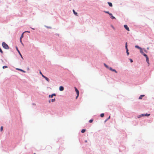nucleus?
<instances>
[{"label": "nucleus", "mask_w": 154, "mask_h": 154, "mask_svg": "<svg viewBox=\"0 0 154 154\" xmlns=\"http://www.w3.org/2000/svg\"><path fill=\"white\" fill-rule=\"evenodd\" d=\"M56 94L55 93H53L51 94H50L49 95L48 97L49 98H52L54 96H56Z\"/></svg>", "instance_id": "obj_6"}, {"label": "nucleus", "mask_w": 154, "mask_h": 154, "mask_svg": "<svg viewBox=\"0 0 154 154\" xmlns=\"http://www.w3.org/2000/svg\"><path fill=\"white\" fill-rule=\"evenodd\" d=\"M144 96V95H140L139 97V99H142L143 97Z\"/></svg>", "instance_id": "obj_14"}, {"label": "nucleus", "mask_w": 154, "mask_h": 154, "mask_svg": "<svg viewBox=\"0 0 154 154\" xmlns=\"http://www.w3.org/2000/svg\"><path fill=\"white\" fill-rule=\"evenodd\" d=\"M104 116V113H102L100 115V116L102 118Z\"/></svg>", "instance_id": "obj_18"}, {"label": "nucleus", "mask_w": 154, "mask_h": 154, "mask_svg": "<svg viewBox=\"0 0 154 154\" xmlns=\"http://www.w3.org/2000/svg\"><path fill=\"white\" fill-rule=\"evenodd\" d=\"M20 42H21V44H22V45H23V43H22V40H21V39H20Z\"/></svg>", "instance_id": "obj_37"}, {"label": "nucleus", "mask_w": 154, "mask_h": 154, "mask_svg": "<svg viewBox=\"0 0 154 154\" xmlns=\"http://www.w3.org/2000/svg\"><path fill=\"white\" fill-rule=\"evenodd\" d=\"M69 1H71V0H69Z\"/></svg>", "instance_id": "obj_53"}, {"label": "nucleus", "mask_w": 154, "mask_h": 154, "mask_svg": "<svg viewBox=\"0 0 154 154\" xmlns=\"http://www.w3.org/2000/svg\"><path fill=\"white\" fill-rule=\"evenodd\" d=\"M85 143H87V140H85Z\"/></svg>", "instance_id": "obj_47"}, {"label": "nucleus", "mask_w": 154, "mask_h": 154, "mask_svg": "<svg viewBox=\"0 0 154 154\" xmlns=\"http://www.w3.org/2000/svg\"><path fill=\"white\" fill-rule=\"evenodd\" d=\"M23 33L22 34L21 36L20 37V39H21L23 37Z\"/></svg>", "instance_id": "obj_23"}, {"label": "nucleus", "mask_w": 154, "mask_h": 154, "mask_svg": "<svg viewBox=\"0 0 154 154\" xmlns=\"http://www.w3.org/2000/svg\"><path fill=\"white\" fill-rule=\"evenodd\" d=\"M8 66H4L2 67V68L3 69H5V68H8Z\"/></svg>", "instance_id": "obj_28"}, {"label": "nucleus", "mask_w": 154, "mask_h": 154, "mask_svg": "<svg viewBox=\"0 0 154 154\" xmlns=\"http://www.w3.org/2000/svg\"><path fill=\"white\" fill-rule=\"evenodd\" d=\"M147 63H148V66H149V62H147Z\"/></svg>", "instance_id": "obj_45"}, {"label": "nucleus", "mask_w": 154, "mask_h": 154, "mask_svg": "<svg viewBox=\"0 0 154 154\" xmlns=\"http://www.w3.org/2000/svg\"><path fill=\"white\" fill-rule=\"evenodd\" d=\"M111 27L114 30H115L116 29L114 27V26L112 25H110Z\"/></svg>", "instance_id": "obj_26"}, {"label": "nucleus", "mask_w": 154, "mask_h": 154, "mask_svg": "<svg viewBox=\"0 0 154 154\" xmlns=\"http://www.w3.org/2000/svg\"><path fill=\"white\" fill-rule=\"evenodd\" d=\"M64 89V88L63 86H60L59 88V90L60 91H62Z\"/></svg>", "instance_id": "obj_8"}, {"label": "nucleus", "mask_w": 154, "mask_h": 154, "mask_svg": "<svg viewBox=\"0 0 154 154\" xmlns=\"http://www.w3.org/2000/svg\"><path fill=\"white\" fill-rule=\"evenodd\" d=\"M28 32V33H30V32L29 31H25L24 32Z\"/></svg>", "instance_id": "obj_42"}, {"label": "nucleus", "mask_w": 154, "mask_h": 154, "mask_svg": "<svg viewBox=\"0 0 154 154\" xmlns=\"http://www.w3.org/2000/svg\"><path fill=\"white\" fill-rule=\"evenodd\" d=\"M129 60H130L131 63H132L133 62V60L132 59L129 58Z\"/></svg>", "instance_id": "obj_33"}, {"label": "nucleus", "mask_w": 154, "mask_h": 154, "mask_svg": "<svg viewBox=\"0 0 154 154\" xmlns=\"http://www.w3.org/2000/svg\"><path fill=\"white\" fill-rule=\"evenodd\" d=\"M140 52L141 53L142 52H143L142 48H141L140 50Z\"/></svg>", "instance_id": "obj_34"}, {"label": "nucleus", "mask_w": 154, "mask_h": 154, "mask_svg": "<svg viewBox=\"0 0 154 154\" xmlns=\"http://www.w3.org/2000/svg\"><path fill=\"white\" fill-rule=\"evenodd\" d=\"M16 69L22 72H23L24 73H25L26 72L25 71L20 68H16Z\"/></svg>", "instance_id": "obj_7"}, {"label": "nucleus", "mask_w": 154, "mask_h": 154, "mask_svg": "<svg viewBox=\"0 0 154 154\" xmlns=\"http://www.w3.org/2000/svg\"><path fill=\"white\" fill-rule=\"evenodd\" d=\"M112 71L115 72L116 73H117L118 72L116 71V70L115 69H112Z\"/></svg>", "instance_id": "obj_20"}, {"label": "nucleus", "mask_w": 154, "mask_h": 154, "mask_svg": "<svg viewBox=\"0 0 154 154\" xmlns=\"http://www.w3.org/2000/svg\"><path fill=\"white\" fill-rule=\"evenodd\" d=\"M51 102V99H50V100H49V101H48V102H49V103H50Z\"/></svg>", "instance_id": "obj_43"}, {"label": "nucleus", "mask_w": 154, "mask_h": 154, "mask_svg": "<svg viewBox=\"0 0 154 154\" xmlns=\"http://www.w3.org/2000/svg\"><path fill=\"white\" fill-rule=\"evenodd\" d=\"M33 30H35V28H32V27H30Z\"/></svg>", "instance_id": "obj_46"}, {"label": "nucleus", "mask_w": 154, "mask_h": 154, "mask_svg": "<svg viewBox=\"0 0 154 154\" xmlns=\"http://www.w3.org/2000/svg\"><path fill=\"white\" fill-rule=\"evenodd\" d=\"M3 47L5 49H8L9 47L8 45L5 42H3L2 43Z\"/></svg>", "instance_id": "obj_1"}, {"label": "nucleus", "mask_w": 154, "mask_h": 154, "mask_svg": "<svg viewBox=\"0 0 154 154\" xmlns=\"http://www.w3.org/2000/svg\"><path fill=\"white\" fill-rule=\"evenodd\" d=\"M126 53H127V56H128L129 55V53L128 52H126Z\"/></svg>", "instance_id": "obj_39"}, {"label": "nucleus", "mask_w": 154, "mask_h": 154, "mask_svg": "<svg viewBox=\"0 0 154 154\" xmlns=\"http://www.w3.org/2000/svg\"><path fill=\"white\" fill-rule=\"evenodd\" d=\"M73 11L74 14L75 15H77V13L75 12L74 10H73Z\"/></svg>", "instance_id": "obj_19"}, {"label": "nucleus", "mask_w": 154, "mask_h": 154, "mask_svg": "<svg viewBox=\"0 0 154 154\" xmlns=\"http://www.w3.org/2000/svg\"><path fill=\"white\" fill-rule=\"evenodd\" d=\"M141 115H142V116H149L150 115V114L146 113L145 114H142Z\"/></svg>", "instance_id": "obj_5"}, {"label": "nucleus", "mask_w": 154, "mask_h": 154, "mask_svg": "<svg viewBox=\"0 0 154 154\" xmlns=\"http://www.w3.org/2000/svg\"><path fill=\"white\" fill-rule=\"evenodd\" d=\"M110 118V116H109V117L106 119L104 121V122H105L107 121L108 119H109Z\"/></svg>", "instance_id": "obj_22"}, {"label": "nucleus", "mask_w": 154, "mask_h": 154, "mask_svg": "<svg viewBox=\"0 0 154 154\" xmlns=\"http://www.w3.org/2000/svg\"><path fill=\"white\" fill-rule=\"evenodd\" d=\"M42 75V77L44 78L45 76L44 75H43V74L42 75Z\"/></svg>", "instance_id": "obj_41"}, {"label": "nucleus", "mask_w": 154, "mask_h": 154, "mask_svg": "<svg viewBox=\"0 0 154 154\" xmlns=\"http://www.w3.org/2000/svg\"><path fill=\"white\" fill-rule=\"evenodd\" d=\"M107 3L109 5V7H112V3L109 2H108Z\"/></svg>", "instance_id": "obj_11"}, {"label": "nucleus", "mask_w": 154, "mask_h": 154, "mask_svg": "<svg viewBox=\"0 0 154 154\" xmlns=\"http://www.w3.org/2000/svg\"><path fill=\"white\" fill-rule=\"evenodd\" d=\"M48 82H50V79L49 78H47V77L45 76L44 78Z\"/></svg>", "instance_id": "obj_12"}, {"label": "nucleus", "mask_w": 154, "mask_h": 154, "mask_svg": "<svg viewBox=\"0 0 154 154\" xmlns=\"http://www.w3.org/2000/svg\"><path fill=\"white\" fill-rule=\"evenodd\" d=\"M39 73L41 75H42V72H41V71H40V70H39Z\"/></svg>", "instance_id": "obj_40"}, {"label": "nucleus", "mask_w": 154, "mask_h": 154, "mask_svg": "<svg viewBox=\"0 0 154 154\" xmlns=\"http://www.w3.org/2000/svg\"><path fill=\"white\" fill-rule=\"evenodd\" d=\"M120 148L119 149V151H120Z\"/></svg>", "instance_id": "obj_51"}, {"label": "nucleus", "mask_w": 154, "mask_h": 154, "mask_svg": "<svg viewBox=\"0 0 154 154\" xmlns=\"http://www.w3.org/2000/svg\"><path fill=\"white\" fill-rule=\"evenodd\" d=\"M147 50H148V49H149V47L147 48Z\"/></svg>", "instance_id": "obj_49"}, {"label": "nucleus", "mask_w": 154, "mask_h": 154, "mask_svg": "<svg viewBox=\"0 0 154 154\" xmlns=\"http://www.w3.org/2000/svg\"><path fill=\"white\" fill-rule=\"evenodd\" d=\"M45 26V27L47 28L48 29H51L52 28L50 26Z\"/></svg>", "instance_id": "obj_27"}, {"label": "nucleus", "mask_w": 154, "mask_h": 154, "mask_svg": "<svg viewBox=\"0 0 154 154\" xmlns=\"http://www.w3.org/2000/svg\"><path fill=\"white\" fill-rule=\"evenodd\" d=\"M74 88L75 91L76 92V94H79V92L77 88L76 87H75Z\"/></svg>", "instance_id": "obj_9"}, {"label": "nucleus", "mask_w": 154, "mask_h": 154, "mask_svg": "<svg viewBox=\"0 0 154 154\" xmlns=\"http://www.w3.org/2000/svg\"><path fill=\"white\" fill-rule=\"evenodd\" d=\"M33 154H36V153H35Z\"/></svg>", "instance_id": "obj_52"}, {"label": "nucleus", "mask_w": 154, "mask_h": 154, "mask_svg": "<svg viewBox=\"0 0 154 154\" xmlns=\"http://www.w3.org/2000/svg\"><path fill=\"white\" fill-rule=\"evenodd\" d=\"M3 130V127L1 126L0 128V130H1V131H2Z\"/></svg>", "instance_id": "obj_35"}, {"label": "nucleus", "mask_w": 154, "mask_h": 154, "mask_svg": "<svg viewBox=\"0 0 154 154\" xmlns=\"http://www.w3.org/2000/svg\"><path fill=\"white\" fill-rule=\"evenodd\" d=\"M86 130L85 129H82L81 131V133H84L85 132Z\"/></svg>", "instance_id": "obj_16"}, {"label": "nucleus", "mask_w": 154, "mask_h": 154, "mask_svg": "<svg viewBox=\"0 0 154 154\" xmlns=\"http://www.w3.org/2000/svg\"><path fill=\"white\" fill-rule=\"evenodd\" d=\"M93 119H90V120H89V123H91V122H93Z\"/></svg>", "instance_id": "obj_30"}, {"label": "nucleus", "mask_w": 154, "mask_h": 154, "mask_svg": "<svg viewBox=\"0 0 154 154\" xmlns=\"http://www.w3.org/2000/svg\"><path fill=\"white\" fill-rule=\"evenodd\" d=\"M103 65L107 69H108L109 68V66L106 65V63H104Z\"/></svg>", "instance_id": "obj_15"}, {"label": "nucleus", "mask_w": 154, "mask_h": 154, "mask_svg": "<svg viewBox=\"0 0 154 154\" xmlns=\"http://www.w3.org/2000/svg\"><path fill=\"white\" fill-rule=\"evenodd\" d=\"M109 15L110 16V17L113 20L114 19H116V18L114 16H113L112 14V13H110Z\"/></svg>", "instance_id": "obj_10"}, {"label": "nucleus", "mask_w": 154, "mask_h": 154, "mask_svg": "<svg viewBox=\"0 0 154 154\" xmlns=\"http://www.w3.org/2000/svg\"><path fill=\"white\" fill-rule=\"evenodd\" d=\"M143 117V116L142 115H141H141H138L137 116V118H140L141 117Z\"/></svg>", "instance_id": "obj_31"}, {"label": "nucleus", "mask_w": 154, "mask_h": 154, "mask_svg": "<svg viewBox=\"0 0 154 154\" xmlns=\"http://www.w3.org/2000/svg\"><path fill=\"white\" fill-rule=\"evenodd\" d=\"M124 28L127 30L128 31H130V29H129V28L128 27V26L127 25H126V24L124 25Z\"/></svg>", "instance_id": "obj_3"}, {"label": "nucleus", "mask_w": 154, "mask_h": 154, "mask_svg": "<svg viewBox=\"0 0 154 154\" xmlns=\"http://www.w3.org/2000/svg\"><path fill=\"white\" fill-rule=\"evenodd\" d=\"M103 12L106 13V14H109H109L111 13H110L109 12V11H104Z\"/></svg>", "instance_id": "obj_17"}, {"label": "nucleus", "mask_w": 154, "mask_h": 154, "mask_svg": "<svg viewBox=\"0 0 154 154\" xmlns=\"http://www.w3.org/2000/svg\"><path fill=\"white\" fill-rule=\"evenodd\" d=\"M0 52L2 53V54L3 53V51H2V49H1V48L0 47Z\"/></svg>", "instance_id": "obj_32"}, {"label": "nucleus", "mask_w": 154, "mask_h": 154, "mask_svg": "<svg viewBox=\"0 0 154 154\" xmlns=\"http://www.w3.org/2000/svg\"><path fill=\"white\" fill-rule=\"evenodd\" d=\"M57 35H59V34H57Z\"/></svg>", "instance_id": "obj_50"}, {"label": "nucleus", "mask_w": 154, "mask_h": 154, "mask_svg": "<svg viewBox=\"0 0 154 154\" xmlns=\"http://www.w3.org/2000/svg\"><path fill=\"white\" fill-rule=\"evenodd\" d=\"M143 50H144V51L146 53H147V51L146 50H145V48H143Z\"/></svg>", "instance_id": "obj_38"}, {"label": "nucleus", "mask_w": 154, "mask_h": 154, "mask_svg": "<svg viewBox=\"0 0 154 154\" xmlns=\"http://www.w3.org/2000/svg\"><path fill=\"white\" fill-rule=\"evenodd\" d=\"M16 49L17 51L18 52V54H19L20 56L21 57L23 60V57H22V54H21L20 51L19 50L18 47L17 46H16Z\"/></svg>", "instance_id": "obj_2"}, {"label": "nucleus", "mask_w": 154, "mask_h": 154, "mask_svg": "<svg viewBox=\"0 0 154 154\" xmlns=\"http://www.w3.org/2000/svg\"><path fill=\"white\" fill-rule=\"evenodd\" d=\"M146 58L148 57V56H147V55L145 54V53L143 55Z\"/></svg>", "instance_id": "obj_24"}, {"label": "nucleus", "mask_w": 154, "mask_h": 154, "mask_svg": "<svg viewBox=\"0 0 154 154\" xmlns=\"http://www.w3.org/2000/svg\"><path fill=\"white\" fill-rule=\"evenodd\" d=\"M32 105H35V103H32Z\"/></svg>", "instance_id": "obj_48"}, {"label": "nucleus", "mask_w": 154, "mask_h": 154, "mask_svg": "<svg viewBox=\"0 0 154 154\" xmlns=\"http://www.w3.org/2000/svg\"><path fill=\"white\" fill-rule=\"evenodd\" d=\"M77 96H76V98H75L76 99H77L78 98V97H79V94H77Z\"/></svg>", "instance_id": "obj_36"}, {"label": "nucleus", "mask_w": 154, "mask_h": 154, "mask_svg": "<svg viewBox=\"0 0 154 154\" xmlns=\"http://www.w3.org/2000/svg\"><path fill=\"white\" fill-rule=\"evenodd\" d=\"M146 61L147 62H149V58L148 57L146 58Z\"/></svg>", "instance_id": "obj_25"}, {"label": "nucleus", "mask_w": 154, "mask_h": 154, "mask_svg": "<svg viewBox=\"0 0 154 154\" xmlns=\"http://www.w3.org/2000/svg\"><path fill=\"white\" fill-rule=\"evenodd\" d=\"M108 69H109L110 70L112 71L113 69L111 67L109 66V68H108Z\"/></svg>", "instance_id": "obj_29"}, {"label": "nucleus", "mask_w": 154, "mask_h": 154, "mask_svg": "<svg viewBox=\"0 0 154 154\" xmlns=\"http://www.w3.org/2000/svg\"><path fill=\"white\" fill-rule=\"evenodd\" d=\"M135 48H137L139 49H140L141 48H141L138 45H136L135 46Z\"/></svg>", "instance_id": "obj_13"}, {"label": "nucleus", "mask_w": 154, "mask_h": 154, "mask_svg": "<svg viewBox=\"0 0 154 154\" xmlns=\"http://www.w3.org/2000/svg\"><path fill=\"white\" fill-rule=\"evenodd\" d=\"M51 102H54L55 101V98L52 99H51Z\"/></svg>", "instance_id": "obj_21"}, {"label": "nucleus", "mask_w": 154, "mask_h": 154, "mask_svg": "<svg viewBox=\"0 0 154 154\" xmlns=\"http://www.w3.org/2000/svg\"><path fill=\"white\" fill-rule=\"evenodd\" d=\"M143 55V54H144V53L143 52H142V53H141Z\"/></svg>", "instance_id": "obj_44"}, {"label": "nucleus", "mask_w": 154, "mask_h": 154, "mask_svg": "<svg viewBox=\"0 0 154 154\" xmlns=\"http://www.w3.org/2000/svg\"><path fill=\"white\" fill-rule=\"evenodd\" d=\"M125 48L126 50V52H128V43L127 42L125 43Z\"/></svg>", "instance_id": "obj_4"}]
</instances>
